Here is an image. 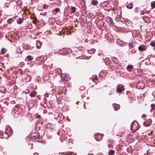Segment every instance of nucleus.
I'll return each mask as SVG.
<instances>
[{
	"mask_svg": "<svg viewBox=\"0 0 155 155\" xmlns=\"http://www.w3.org/2000/svg\"><path fill=\"white\" fill-rule=\"evenodd\" d=\"M12 133V131L11 127L8 126L6 127V130L5 132L4 137L6 138H8L11 135Z\"/></svg>",
	"mask_w": 155,
	"mask_h": 155,
	"instance_id": "obj_1",
	"label": "nucleus"
},
{
	"mask_svg": "<svg viewBox=\"0 0 155 155\" xmlns=\"http://www.w3.org/2000/svg\"><path fill=\"white\" fill-rule=\"evenodd\" d=\"M140 125L136 121H134L131 124L130 129L132 131H135L140 128Z\"/></svg>",
	"mask_w": 155,
	"mask_h": 155,
	"instance_id": "obj_2",
	"label": "nucleus"
},
{
	"mask_svg": "<svg viewBox=\"0 0 155 155\" xmlns=\"http://www.w3.org/2000/svg\"><path fill=\"white\" fill-rule=\"evenodd\" d=\"M152 121L151 119H149L146 120L143 123V125L145 127H148L151 124Z\"/></svg>",
	"mask_w": 155,
	"mask_h": 155,
	"instance_id": "obj_3",
	"label": "nucleus"
},
{
	"mask_svg": "<svg viewBox=\"0 0 155 155\" xmlns=\"http://www.w3.org/2000/svg\"><path fill=\"white\" fill-rule=\"evenodd\" d=\"M125 89L124 86H118L117 88V92L121 93L123 92Z\"/></svg>",
	"mask_w": 155,
	"mask_h": 155,
	"instance_id": "obj_4",
	"label": "nucleus"
},
{
	"mask_svg": "<svg viewBox=\"0 0 155 155\" xmlns=\"http://www.w3.org/2000/svg\"><path fill=\"white\" fill-rule=\"evenodd\" d=\"M95 138L97 141H100L102 139V136L101 134L98 133L95 135Z\"/></svg>",
	"mask_w": 155,
	"mask_h": 155,
	"instance_id": "obj_5",
	"label": "nucleus"
},
{
	"mask_svg": "<svg viewBox=\"0 0 155 155\" xmlns=\"http://www.w3.org/2000/svg\"><path fill=\"white\" fill-rule=\"evenodd\" d=\"M147 84L151 86V87H154L155 86V81L153 79L150 80L147 82Z\"/></svg>",
	"mask_w": 155,
	"mask_h": 155,
	"instance_id": "obj_6",
	"label": "nucleus"
},
{
	"mask_svg": "<svg viewBox=\"0 0 155 155\" xmlns=\"http://www.w3.org/2000/svg\"><path fill=\"white\" fill-rule=\"evenodd\" d=\"M116 42L118 45L120 46L123 47L125 45L124 42L120 39L117 40L116 41Z\"/></svg>",
	"mask_w": 155,
	"mask_h": 155,
	"instance_id": "obj_7",
	"label": "nucleus"
},
{
	"mask_svg": "<svg viewBox=\"0 0 155 155\" xmlns=\"http://www.w3.org/2000/svg\"><path fill=\"white\" fill-rule=\"evenodd\" d=\"M137 87L138 89H143L144 87V84L142 82L140 81L137 84Z\"/></svg>",
	"mask_w": 155,
	"mask_h": 155,
	"instance_id": "obj_8",
	"label": "nucleus"
},
{
	"mask_svg": "<svg viewBox=\"0 0 155 155\" xmlns=\"http://www.w3.org/2000/svg\"><path fill=\"white\" fill-rule=\"evenodd\" d=\"M106 21L109 25H111L113 24V21L110 17H107L106 18Z\"/></svg>",
	"mask_w": 155,
	"mask_h": 155,
	"instance_id": "obj_9",
	"label": "nucleus"
},
{
	"mask_svg": "<svg viewBox=\"0 0 155 155\" xmlns=\"http://www.w3.org/2000/svg\"><path fill=\"white\" fill-rule=\"evenodd\" d=\"M42 43L39 41H37L36 44V48L38 49L40 48L41 46Z\"/></svg>",
	"mask_w": 155,
	"mask_h": 155,
	"instance_id": "obj_10",
	"label": "nucleus"
},
{
	"mask_svg": "<svg viewBox=\"0 0 155 155\" xmlns=\"http://www.w3.org/2000/svg\"><path fill=\"white\" fill-rule=\"evenodd\" d=\"M138 50L140 51H145L146 49V47L145 46L141 45L138 47Z\"/></svg>",
	"mask_w": 155,
	"mask_h": 155,
	"instance_id": "obj_11",
	"label": "nucleus"
},
{
	"mask_svg": "<svg viewBox=\"0 0 155 155\" xmlns=\"http://www.w3.org/2000/svg\"><path fill=\"white\" fill-rule=\"evenodd\" d=\"M113 106L114 107V109L115 110H117L119 109L120 107V105L118 104H114Z\"/></svg>",
	"mask_w": 155,
	"mask_h": 155,
	"instance_id": "obj_12",
	"label": "nucleus"
},
{
	"mask_svg": "<svg viewBox=\"0 0 155 155\" xmlns=\"http://www.w3.org/2000/svg\"><path fill=\"white\" fill-rule=\"evenodd\" d=\"M142 18L144 20V21L146 23H149L150 22V19L147 17L143 16V17Z\"/></svg>",
	"mask_w": 155,
	"mask_h": 155,
	"instance_id": "obj_13",
	"label": "nucleus"
},
{
	"mask_svg": "<svg viewBox=\"0 0 155 155\" xmlns=\"http://www.w3.org/2000/svg\"><path fill=\"white\" fill-rule=\"evenodd\" d=\"M37 94V92L35 91H33L30 93V96L31 97H35Z\"/></svg>",
	"mask_w": 155,
	"mask_h": 155,
	"instance_id": "obj_14",
	"label": "nucleus"
},
{
	"mask_svg": "<svg viewBox=\"0 0 155 155\" xmlns=\"http://www.w3.org/2000/svg\"><path fill=\"white\" fill-rule=\"evenodd\" d=\"M95 49H91L87 50V52L88 53L90 54H93L95 52Z\"/></svg>",
	"mask_w": 155,
	"mask_h": 155,
	"instance_id": "obj_15",
	"label": "nucleus"
},
{
	"mask_svg": "<svg viewBox=\"0 0 155 155\" xmlns=\"http://www.w3.org/2000/svg\"><path fill=\"white\" fill-rule=\"evenodd\" d=\"M23 20L21 18H19L17 20V22L18 24H21L23 22Z\"/></svg>",
	"mask_w": 155,
	"mask_h": 155,
	"instance_id": "obj_16",
	"label": "nucleus"
},
{
	"mask_svg": "<svg viewBox=\"0 0 155 155\" xmlns=\"http://www.w3.org/2000/svg\"><path fill=\"white\" fill-rule=\"evenodd\" d=\"M91 2V4L94 5H96L98 3L97 1L95 0H92Z\"/></svg>",
	"mask_w": 155,
	"mask_h": 155,
	"instance_id": "obj_17",
	"label": "nucleus"
},
{
	"mask_svg": "<svg viewBox=\"0 0 155 155\" xmlns=\"http://www.w3.org/2000/svg\"><path fill=\"white\" fill-rule=\"evenodd\" d=\"M133 3H131L129 5H127L126 7L128 9H131L133 8Z\"/></svg>",
	"mask_w": 155,
	"mask_h": 155,
	"instance_id": "obj_18",
	"label": "nucleus"
},
{
	"mask_svg": "<svg viewBox=\"0 0 155 155\" xmlns=\"http://www.w3.org/2000/svg\"><path fill=\"white\" fill-rule=\"evenodd\" d=\"M106 74H107L106 71L101 72L99 74V75L101 77H104Z\"/></svg>",
	"mask_w": 155,
	"mask_h": 155,
	"instance_id": "obj_19",
	"label": "nucleus"
},
{
	"mask_svg": "<svg viewBox=\"0 0 155 155\" xmlns=\"http://www.w3.org/2000/svg\"><path fill=\"white\" fill-rule=\"evenodd\" d=\"M133 67L132 65H129L127 67V69L128 71H130L131 69Z\"/></svg>",
	"mask_w": 155,
	"mask_h": 155,
	"instance_id": "obj_20",
	"label": "nucleus"
},
{
	"mask_svg": "<svg viewBox=\"0 0 155 155\" xmlns=\"http://www.w3.org/2000/svg\"><path fill=\"white\" fill-rule=\"evenodd\" d=\"M114 154V151L112 150H110L108 152L109 155H113Z\"/></svg>",
	"mask_w": 155,
	"mask_h": 155,
	"instance_id": "obj_21",
	"label": "nucleus"
},
{
	"mask_svg": "<svg viewBox=\"0 0 155 155\" xmlns=\"http://www.w3.org/2000/svg\"><path fill=\"white\" fill-rule=\"evenodd\" d=\"M151 6L152 8H155V1L151 3Z\"/></svg>",
	"mask_w": 155,
	"mask_h": 155,
	"instance_id": "obj_22",
	"label": "nucleus"
},
{
	"mask_svg": "<svg viewBox=\"0 0 155 155\" xmlns=\"http://www.w3.org/2000/svg\"><path fill=\"white\" fill-rule=\"evenodd\" d=\"M13 21L12 18H10L7 20V22L9 24L12 23Z\"/></svg>",
	"mask_w": 155,
	"mask_h": 155,
	"instance_id": "obj_23",
	"label": "nucleus"
},
{
	"mask_svg": "<svg viewBox=\"0 0 155 155\" xmlns=\"http://www.w3.org/2000/svg\"><path fill=\"white\" fill-rule=\"evenodd\" d=\"M129 48H132L134 47L133 43H130L128 45Z\"/></svg>",
	"mask_w": 155,
	"mask_h": 155,
	"instance_id": "obj_24",
	"label": "nucleus"
},
{
	"mask_svg": "<svg viewBox=\"0 0 155 155\" xmlns=\"http://www.w3.org/2000/svg\"><path fill=\"white\" fill-rule=\"evenodd\" d=\"M118 59L117 58L115 57H113L112 58V60L113 61L117 63V61Z\"/></svg>",
	"mask_w": 155,
	"mask_h": 155,
	"instance_id": "obj_25",
	"label": "nucleus"
},
{
	"mask_svg": "<svg viewBox=\"0 0 155 155\" xmlns=\"http://www.w3.org/2000/svg\"><path fill=\"white\" fill-rule=\"evenodd\" d=\"M71 9L73 13H74L76 11V8L74 7H71Z\"/></svg>",
	"mask_w": 155,
	"mask_h": 155,
	"instance_id": "obj_26",
	"label": "nucleus"
},
{
	"mask_svg": "<svg viewBox=\"0 0 155 155\" xmlns=\"http://www.w3.org/2000/svg\"><path fill=\"white\" fill-rule=\"evenodd\" d=\"M27 57V58L30 61H31L33 59V58L31 55H28Z\"/></svg>",
	"mask_w": 155,
	"mask_h": 155,
	"instance_id": "obj_27",
	"label": "nucleus"
},
{
	"mask_svg": "<svg viewBox=\"0 0 155 155\" xmlns=\"http://www.w3.org/2000/svg\"><path fill=\"white\" fill-rule=\"evenodd\" d=\"M110 60L109 58H106L105 59V62H107V64H108L109 63L110 61Z\"/></svg>",
	"mask_w": 155,
	"mask_h": 155,
	"instance_id": "obj_28",
	"label": "nucleus"
},
{
	"mask_svg": "<svg viewBox=\"0 0 155 155\" xmlns=\"http://www.w3.org/2000/svg\"><path fill=\"white\" fill-rule=\"evenodd\" d=\"M97 77L96 75L94 76V77L92 78V80L94 81L95 80H97Z\"/></svg>",
	"mask_w": 155,
	"mask_h": 155,
	"instance_id": "obj_29",
	"label": "nucleus"
},
{
	"mask_svg": "<svg viewBox=\"0 0 155 155\" xmlns=\"http://www.w3.org/2000/svg\"><path fill=\"white\" fill-rule=\"evenodd\" d=\"M54 10L56 13L59 12L60 11V9L58 8H56Z\"/></svg>",
	"mask_w": 155,
	"mask_h": 155,
	"instance_id": "obj_30",
	"label": "nucleus"
},
{
	"mask_svg": "<svg viewBox=\"0 0 155 155\" xmlns=\"http://www.w3.org/2000/svg\"><path fill=\"white\" fill-rule=\"evenodd\" d=\"M150 45L152 47H155V42H151L150 43Z\"/></svg>",
	"mask_w": 155,
	"mask_h": 155,
	"instance_id": "obj_31",
	"label": "nucleus"
},
{
	"mask_svg": "<svg viewBox=\"0 0 155 155\" xmlns=\"http://www.w3.org/2000/svg\"><path fill=\"white\" fill-rule=\"evenodd\" d=\"M131 53H135L136 52V50H135V49H132L131 51Z\"/></svg>",
	"mask_w": 155,
	"mask_h": 155,
	"instance_id": "obj_32",
	"label": "nucleus"
},
{
	"mask_svg": "<svg viewBox=\"0 0 155 155\" xmlns=\"http://www.w3.org/2000/svg\"><path fill=\"white\" fill-rule=\"evenodd\" d=\"M5 49L4 48H2L1 49V51L3 54H4L5 53Z\"/></svg>",
	"mask_w": 155,
	"mask_h": 155,
	"instance_id": "obj_33",
	"label": "nucleus"
},
{
	"mask_svg": "<svg viewBox=\"0 0 155 155\" xmlns=\"http://www.w3.org/2000/svg\"><path fill=\"white\" fill-rule=\"evenodd\" d=\"M48 6L45 4H44L43 6V8L45 9H47L48 8Z\"/></svg>",
	"mask_w": 155,
	"mask_h": 155,
	"instance_id": "obj_34",
	"label": "nucleus"
},
{
	"mask_svg": "<svg viewBox=\"0 0 155 155\" xmlns=\"http://www.w3.org/2000/svg\"><path fill=\"white\" fill-rule=\"evenodd\" d=\"M150 107L152 108H153L155 107V104H152L150 105Z\"/></svg>",
	"mask_w": 155,
	"mask_h": 155,
	"instance_id": "obj_35",
	"label": "nucleus"
},
{
	"mask_svg": "<svg viewBox=\"0 0 155 155\" xmlns=\"http://www.w3.org/2000/svg\"><path fill=\"white\" fill-rule=\"evenodd\" d=\"M4 133L3 131H0V136L3 135Z\"/></svg>",
	"mask_w": 155,
	"mask_h": 155,
	"instance_id": "obj_36",
	"label": "nucleus"
},
{
	"mask_svg": "<svg viewBox=\"0 0 155 155\" xmlns=\"http://www.w3.org/2000/svg\"><path fill=\"white\" fill-rule=\"evenodd\" d=\"M145 12L143 10L141 11L140 12V15H143L144 14Z\"/></svg>",
	"mask_w": 155,
	"mask_h": 155,
	"instance_id": "obj_37",
	"label": "nucleus"
},
{
	"mask_svg": "<svg viewBox=\"0 0 155 155\" xmlns=\"http://www.w3.org/2000/svg\"><path fill=\"white\" fill-rule=\"evenodd\" d=\"M48 93H46L45 94L44 96L45 97H48Z\"/></svg>",
	"mask_w": 155,
	"mask_h": 155,
	"instance_id": "obj_38",
	"label": "nucleus"
},
{
	"mask_svg": "<svg viewBox=\"0 0 155 155\" xmlns=\"http://www.w3.org/2000/svg\"><path fill=\"white\" fill-rule=\"evenodd\" d=\"M146 117V115H145V114H143L142 116V118H144V117Z\"/></svg>",
	"mask_w": 155,
	"mask_h": 155,
	"instance_id": "obj_39",
	"label": "nucleus"
},
{
	"mask_svg": "<svg viewBox=\"0 0 155 155\" xmlns=\"http://www.w3.org/2000/svg\"><path fill=\"white\" fill-rule=\"evenodd\" d=\"M152 94L154 96H155V91H153V92L152 93Z\"/></svg>",
	"mask_w": 155,
	"mask_h": 155,
	"instance_id": "obj_40",
	"label": "nucleus"
},
{
	"mask_svg": "<svg viewBox=\"0 0 155 155\" xmlns=\"http://www.w3.org/2000/svg\"><path fill=\"white\" fill-rule=\"evenodd\" d=\"M41 117V116L40 115H37L36 117V118H39V117Z\"/></svg>",
	"mask_w": 155,
	"mask_h": 155,
	"instance_id": "obj_41",
	"label": "nucleus"
},
{
	"mask_svg": "<svg viewBox=\"0 0 155 155\" xmlns=\"http://www.w3.org/2000/svg\"><path fill=\"white\" fill-rule=\"evenodd\" d=\"M38 136H37V137H35V138H38Z\"/></svg>",
	"mask_w": 155,
	"mask_h": 155,
	"instance_id": "obj_42",
	"label": "nucleus"
},
{
	"mask_svg": "<svg viewBox=\"0 0 155 155\" xmlns=\"http://www.w3.org/2000/svg\"><path fill=\"white\" fill-rule=\"evenodd\" d=\"M90 155H94L93 154H91Z\"/></svg>",
	"mask_w": 155,
	"mask_h": 155,
	"instance_id": "obj_43",
	"label": "nucleus"
},
{
	"mask_svg": "<svg viewBox=\"0 0 155 155\" xmlns=\"http://www.w3.org/2000/svg\"><path fill=\"white\" fill-rule=\"evenodd\" d=\"M3 68H5V66H3Z\"/></svg>",
	"mask_w": 155,
	"mask_h": 155,
	"instance_id": "obj_44",
	"label": "nucleus"
},
{
	"mask_svg": "<svg viewBox=\"0 0 155 155\" xmlns=\"http://www.w3.org/2000/svg\"><path fill=\"white\" fill-rule=\"evenodd\" d=\"M44 58H45V57H44L43 58H44V59H45Z\"/></svg>",
	"mask_w": 155,
	"mask_h": 155,
	"instance_id": "obj_45",
	"label": "nucleus"
},
{
	"mask_svg": "<svg viewBox=\"0 0 155 155\" xmlns=\"http://www.w3.org/2000/svg\"><path fill=\"white\" fill-rule=\"evenodd\" d=\"M154 35H155V33H154Z\"/></svg>",
	"mask_w": 155,
	"mask_h": 155,
	"instance_id": "obj_46",
	"label": "nucleus"
}]
</instances>
